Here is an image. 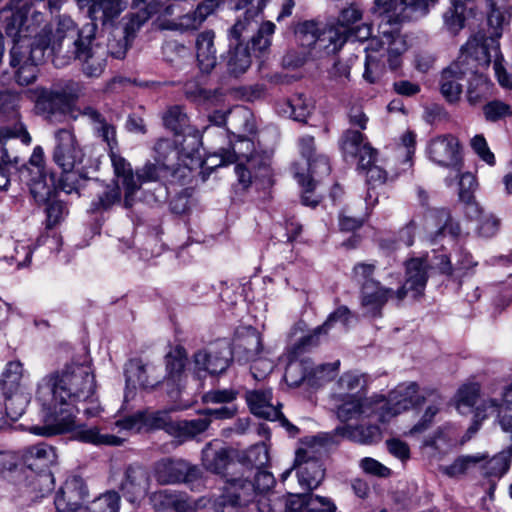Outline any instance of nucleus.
<instances>
[{
	"instance_id": "a19ab883",
	"label": "nucleus",
	"mask_w": 512,
	"mask_h": 512,
	"mask_svg": "<svg viewBox=\"0 0 512 512\" xmlns=\"http://www.w3.org/2000/svg\"><path fill=\"white\" fill-rule=\"evenodd\" d=\"M121 203V189L118 184L106 185L91 201L89 212L103 213Z\"/></svg>"
},
{
	"instance_id": "49530a36",
	"label": "nucleus",
	"mask_w": 512,
	"mask_h": 512,
	"mask_svg": "<svg viewBox=\"0 0 512 512\" xmlns=\"http://www.w3.org/2000/svg\"><path fill=\"white\" fill-rule=\"evenodd\" d=\"M239 485L242 487L244 484H250L252 486L251 491V501H253L256 497H261V495H266L271 493V489L275 485V478L272 473L268 471H263L258 469L257 473L254 476V481H250L246 478H236Z\"/></svg>"
},
{
	"instance_id": "f8f14e48",
	"label": "nucleus",
	"mask_w": 512,
	"mask_h": 512,
	"mask_svg": "<svg viewBox=\"0 0 512 512\" xmlns=\"http://www.w3.org/2000/svg\"><path fill=\"white\" fill-rule=\"evenodd\" d=\"M54 142L52 159L59 168L72 169L83 162L84 153L73 127L55 130Z\"/></svg>"
},
{
	"instance_id": "58836bf2",
	"label": "nucleus",
	"mask_w": 512,
	"mask_h": 512,
	"mask_svg": "<svg viewBox=\"0 0 512 512\" xmlns=\"http://www.w3.org/2000/svg\"><path fill=\"white\" fill-rule=\"evenodd\" d=\"M380 33L386 39L389 67L391 70H397L402 64V54L406 50L405 41L396 28L383 29Z\"/></svg>"
},
{
	"instance_id": "20e7f679",
	"label": "nucleus",
	"mask_w": 512,
	"mask_h": 512,
	"mask_svg": "<svg viewBox=\"0 0 512 512\" xmlns=\"http://www.w3.org/2000/svg\"><path fill=\"white\" fill-rule=\"evenodd\" d=\"M512 17V6L507 0H490V12L487 15L488 33L478 32L461 48L458 58L449 66L461 72L462 77L473 75L482 86L486 78L482 72L493 60V55L499 54L498 39L503 29Z\"/></svg>"
},
{
	"instance_id": "6ab92c4d",
	"label": "nucleus",
	"mask_w": 512,
	"mask_h": 512,
	"mask_svg": "<svg viewBox=\"0 0 512 512\" xmlns=\"http://www.w3.org/2000/svg\"><path fill=\"white\" fill-rule=\"evenodd\" d=\"M163 5L158 0L148 2L144 8H141L137 13L130 15L129 21L125 25V36L123 39L110 41L106 49L112 57L122 59L127 52V37L137 30L154 14L162 11Z\"/></svg>"
},
{
	"instance_id": "603ef678",
	"label": "nucleus",
	"mask_w": 512,
	"mask_h": 512,
	"mask_svg": "<svg viewBox=\"0 0 512 512\" xmlns=\"http://www.w3.org/2000/svg\"><path fill=\"white\" fill-rule=\"evenodd\" d=\"M77 438L94 445L121 446L124 439L112 434H101L96 427L83 428L77 432Z\"/></svg>"
},
{
	"instance_id": "f03ea898",
	"label": "nucleus",
	"mask_w": 512,
	"mask_h": 512,
	"mask_svg": "<svg viewBox=\"0 0 512 512\" xmlns=\"http://www.w3.org/2000/svg\"><path fill=\"white\" fill-rule=\"evenodd\" d=\"M97 22L85 24L78 29L68 16H61L52 34V62L63 67L71 60L81 63L85 76L97 78L103 73L108 50L96 38Z\"/></svg>"
},
{
	"instance_id": "f704fd0d",
	"label": "nucleus",
	"mask_w": 512,
	"mask_h": 512,
	"mask_svg": "<svg viewBox=\"0 0 512 512\" xmlns=\"http://www.w3.org/2000/svg\"><path fill=\"white\" fill-rule=\"evenodd\" d=\"M231 462L229 450L218 440L207 443L202 450V465L215 474H223Z\"/></svg>"
},
{
	"instance_id": "412c9836",
	"label": "nucleus",
	"mask_w": 512,
	"mask_h": 512,
	"mask_svg": "<svg viewBox=\"0 0 512 512\" xmlns=\"http://www.w3.org/2000/svg\"><path fill=\"white\" fill-rule=\"evenodd\" d=\"M234 9H245L243 19L237 22L229 29V37L236 43L243 44L246 34L253 32L257 28L256 18L263 11L267 0H234Z\"/></svg>"
},
{
	"instance_id": "0e129e2a",
	"label": "nucleus",
	"mask_w": 512,
	"mask_h": 512,
	"mask_svg": "<svg viewBox=\"0 0 512 512\" xmlns=\"http://www.w3.org/2000/svg\"><path fill=\"white\" fill-rule=\"evenodd\" d=\"M168 170V168L156 161L155 163L148 162L141 169L136 171L138 183L141 185L144 182L158 181L162 174Z\"/></svg>"
},
{
	"instance_id": "e2e57ef3",
	"label": "nucleus",
	"mask_w": 512,
	"mask_h": 512,
	"mask_svg": "<svg viewBox=\"0 0 512 512\" xmlns=\"http://www.w3.org/2000/svg\"><path fill=\"white\" fill-rule=\"evenodd\" d=\"M45 204L46 227L51 229L63 219L67 207L64 202L52 198Z\"/></svg>"
},
{
	"instance_id": "9d476101",
	"label": "nucleus",
	"mask_w": 512,
	"mask_h": 512,
	"mask_svg": "<svg viewBox=\"0 0 512 512\" xmlns=\"http://www.w3.org/2000/svg\"><path fill=\"white\" fill-rule=\"evenodd\" d=\"M163 125L176 136H183L179 142L181 151L187 157L198 152L201 136L197 129L190 125V120L183 106L173 105L167 108L162 116Z\"/></svg>"
},
{
	"instance_id": "69168bd1",
	"label": "nucleus",
	"mask_w": 512,
	"mask_h": 512,
	"mask_svg": "<svg viewBox=\"0 0 512 512\" xmlns=\"http://www.w3.org/2000/svg\"><path fill=\"white\" fill-rule=\"evenodd\" d=\"M93 506L99 512H118L120 496L116 491H107L93 501Z\"/></svg>"
},
{
	"instance_id": "b1692460",
	"label": "nucleus",
	"mask_w": 512,
	"mask_h": 512,
	"mask_svg": "<svg viewBox=\"0 0 512 512\" xmlns=\"http://www.w3.org/2000/svg\"><path fill=\"white\" fill-rule=\"evenodd\" d=\"M111 165L115 177L121 181L124 189V202L123 205L129 209L134 204V196L140 189L136 173H134L131 164L116 150L108 152Z\"/></svg>"
},
{
	"instance_id": "ea45409f",
	"label": "nucleus",
	"mask_w": 512,
	"mask_h": 512,
	"mask_svg": "<svg viewBox=\"0 0 512 512\" xmlns=\"http://www.w3.org/2000/svg\"><path fill=\"white\" fill-rule=\"evenodd\" d=\"M156 370L155 366L143 364L141 360H132L125 372L126 381L138 383L144 389L154 388L160 384V379L159 377H155L152 380L149 379L148 372H156Z\"/></svg>"
},
{
	"instance_id": "774afa93",
	"label": "nucleus",
	"mask_w": 512,
	"mask_h": 512,
	"mask_svg": "<svg viewBox=\"0 0 512 512\" xmlns=\"http://www.w3.org/2000/svg\"><path fill=\"white\" fill-rule=\"evenodd\" d=\"M337 506L332 498L308 493L307 512H336Z\"/></svg>"
},
{
	"instance_id": "de8ad7c7",
	"label": "nucleus",
	"mask_w": 512,
	"mask_h": 512,
	"mask_svg": "<svg viewBox=\"0 0 512 512\" xmlns=\"http://www.w3.org/2000/svg\"><path fill=\"white\" fill-rule=\"evenodd\" d=\"M467 10L468 8L463 0H452L451 6L443 15L445 27L452 34H457L464 28Z\"/></svg>"
},
{
	"instance_id": "f257e3e1",
	"label": "nucleus",
	"mask_w": 512,
	"mask_h": 512,
	"mask_svg": "<svg viewBox=\"0 0 512 512\" xmlns=\"http://www.w3.org/2000/svg\"><path fill=\"white\" fill-rule=\"evenodd\" d=\"M95 392V376L87 365L71 363L61 371L46 375L38 385L37 398L55 415L54 423L32 426L30 431L39 436H53L72 430L73 406L77 402H93Z\"/></svg>"
},
{
	"instance_id": "c85d7f7f",
	"label": "nucleus",
	"mask_w": 512,
	"mask_h": 512,
	"mask_svg": "<svg viewBox=\"0 0 512 512\" xmlns=\"http://www.w3.org/2000/svg\"><path fill=\"white\" fill-rule=\"evenodd\" d=\"M80 114L88 119L94 136L107 145L108 152L117 150L116 126L112 121L108 120L103 113L93 106H85Z\"/></svg>"
},
{
	"instance_id": "bf43d9fd",
	"label": "nucleus",
	"mask_w": 512,
	"mask_h": 512,
	"mask_svg": "<svg viewBox=\"0 0 512 512\" xmlns=\"http://www.w3.org/2000/svg\"><path fill=\"white\" fill-rule=\"evenodd\" d=\"M256 506L259 512H286L285 496L276 492L261 495L257 498Z\"/></svg>"
},
{
	"instance_id": "c03bdc74",
	"label": "nucleus",
	"mask_w": 512,
	"mask_h": 512,
	"mask_svg": "<svg viewBox=\"0 0 512 512\" xmlns=\"http://www.w3.org/2000/svg\"><path fill=\"white\" fill-rule=\"evenodd\" d=\"M232 151H226L222 155L221 165L230 164L240 160H249L254 151L253 141L246 135H238L237 140L232 143Z\"/></svg>"
},
{
	"instance_id": "4d7b16f0",
	"label": "nucleus",
	"mask_w": 512,
	"mask_h": 512,
	"mask_svg": "<svg viewBox=\"0 0 512 512\" xmlns=\"http://www.w3.org/2000/svg\"><path fill=\"white\" fill-rule=\"evenodd\" d=\"M366 174V182L368 185V192L366 196V202L368 204H375L378 201L377 195H373L372 191L383 184H385L387 180V172L382 169L380 166L372 165L369 168L365 169Z\"/></svg>"
},
{
	"instance_id": "0eeeda50",
	"label": "nucleus",
	"mask_w": 512,
	"mask_h": 512,
	"mask_svg": "<svg viewBox=\"0 0 512 512\" xmlns=\"http://www.w3.org/2000/svg\"><path fill=\"white\" fill-rule=\"evenodd\" d=\"M274 30L275 24L271 21H266L257 29V33L251 36L246 46L236 43L232 47L231 43L225 57L227 72L234 77L244 74L251 65L249 48L258 52L268 49L271 44L270 37Z\"/></svg>"
},
{
	"instance_id": "4468645a",
	"label": "nucleus",
	"mask_w": 512,
	"mask_h": 512,
	"mask_svg": "<svg viewBox=\"0 0 512 512\" xmlns=\"http://www.w3.org/2000/svg\"><path fill=\"white\" fill-rule=\"evenodd\" d=\"M20 96L10 90L0 91V114L8 117L13 123L0 127V142H4L11 138H20L25 145L30 144L31 137L25 126L19 120V112L17 110Z\"/></svg>"
},
{
	"instance_id": "7ed1b4c3",
	"label": "nucleus",
	"mask_w": 512,
	"mask_h": 512,
	"mask_svg": "<svg viewBox=\"0 0 512 512\" xmlns=\"http://www.w3.org/2000/svg\"><path fill=\"white\" fill-rule=\"evenodd\" d=\"M43 15L34 12L29 18L24 9L15 11L6 23V34L13 39L10 51L11 66L17 67L15 78L18 84L27 86L37 77V63L42 60L49 50L52 56V34L46 27L37 32L43 22Z\"/></svg>"
},
{
	"instance_id": "e433bc0d",
	"label": "nucleus",
	"mask_w": 512,
	"mask_h": 512,
	"mask_svg": "<svg viewBox=\"0 0 512 512\" xmlns=\"http://www.w3.org/2000/svg\"><path fill=\"white\" fill-rule=\"evenodd\" d=\"M21 181L25 182L30 189V193L39 204L48 202L54 193V186L48 183L47 176L40 170H34L31 176L20 175Z\"/></svg>"
},
{
	"instance_id": "c9c22d12",
	"label": "nucleus",
	"mask_w": 512,
	"mask_h": 512,
	"mask_svg": "<svg viewBox=\"0 0 512 512\" xmlns=\"http://www.w3.org/2000/svg\"><path fill=\"white\" fill-rule=\"evenodd\" d=\"M376 403L377 402L373 403L368 398L351 396L338 406L337 417L342 422L357 419L361 416L369 417L376 411L378 413L380 412V410L377 409Z\"/></svg>"
},
{
	"instance_id": "a18cd8bd",
	"label": "nucleus",
	"mask_w": 512,
	"mask_h": 512,
	"mask_svg": "<svg viewBox=\"0 0 512 512\" xmlns=\"http://www.w3.org/2000/svg\"><path fill=\"white\" fill-rule=\"evenodd\" d=\"M183 92L188 100L197 104H212L223 95L220 89H206L195 81H187Z\"/></svg>"
},
{
	"instance_id": "3c124183",
	"label": "nucleus",
	"mask_w": 512,
	"mask_h": 512,
	"mask_svg": "<svg viewBox=\"0 0 512 512\" xmlns=\"http://www.w3.org/2000/svg\"><path fill=\"white\" fill-rule=\"evenodd\" d=\"M176 145H179V142L166 138L159 139L154 147L155 161L170 170L173 162L178 159L179 155ZM180 152L183 153L181 150Z\"/></svg>"
},
{
	"instance_id": "79ce46f5",
	"label": "nucleus",
	"mask_w": 512,
	"mask_h": 512,
	"mask_svg": "<svg viewBox=\"0 0 512 512\" xmlns=\"http://www.w3.org/2000/svg\"><path fill=\"white\" fill-rule=\"evenodd\" d=\"M198 415L199 417L195 419L177 421L174 436L193 439L205 433L210 427L209 418L203 414L202 410L198 411Z\"/></svg>"
},
{
	"instance_id": "9b49d317",
	"label": "nucleus",
	"mask_w": 512,
	"mask_h": 512,
	"mask_svg": "<svg viewBox=\"0 0 512 512\" xmlns=\"http://www.w3.org/2000/svg\"><path fill=\"white\" fill-rule=\"evenodd\" d=\"M289 362L285 369L284 378L289 386L298 387L303 382L307 381L308 384L314 385L315 379H330L331 373L337 371L340 362L321 364L314 366L309 358L294 357L288 351Z\"/></svg>"
},
{
	"instance_id": "6e6552de",
	"label": "nucleus",
	"mask_w": 512,
	"mask_h": 512,
	"mask_svg": "<svg viewBox=\"0 0 512 512\" xmlns=\"http://www.w3.org/2000/svg\"><path fill=\"white\" fill-rule=\"evenodd\" d=\"M331 446H323L315 442V436L306 448L298 449L295 457V468L300 486L312 491L320 486L325 478V468L320 455L326 453Z\"/></svg>"
},
{
	"instance_id": "39448f33",
	"label": "nucleus",
	"mask_w": 512,
	"mask_h": 512,
	"mask_svg": "<svg viewBox=\"0 0 512 512\" xmlns=\"http://www.w3.org/2000/svg\"><path fill=\"white\" fill-rule=\"evenodd\" d=\"M437 396V390L431 387L421 388L417 382H404L397 385L389 392L386 401L376 403L379 412V420L387 422L391 417L416 409L422 406L425 401Z\"/></svg>"
},
{
	"instance_id": "a878e982",
	"label": "nucleus",
	"mask_w": 512,
	"mask_h": 512,
	"mask_svg": "<svg viewBox=\"0 0 512 512\" xmlns=\"http://www.w3.org/2000/svg\"><path fill=\"white\" fill-rule=\"evenodd\" d=\"M37 113L51 123L62 122L69 110L65 97L53 88L41 89L35 102Z\"/></svg>"
},
{
	"instance_id": "2eb2a0df",
	"label": "nucleus",
	"mask_w": 512,
	"mask_h": 512,
	"mask_svg": "<svg viewBox=\"0 0 512 512\" xmlns=\"http://www.w3.org/2000/svg\"><path fill=\"white\" fill-rule=\"evenodd\" d=\"M153 470L156 480L163 485L193 482L199 477V469L183 459H160Z\"/></svg>"
},
{
	"instance_id": "5701e85b",
	"label": "nucleus",
	"mask_w": 512,
	"mask_h": 512,
	"mask_svg": "<svg viewBox=\"0 0 512 512\" xmlns=\"http://www.w3.org/2000/svg\"><path fill=\"white\" fill-rule=\"evenodd\" d=\"M149 487L150 474L144 466L134 463L126 467L120 490L129 502L134 503L144 498Z\"/></svg>"
},
{
	"instance_id": "09e8293b",
	"label": "nucleus",
	"mask_w": 512,
	"mask_h": 512,
	"mask_svg": "<svg viewBox=\"0 0 512 512\" xmlns=\"http://www.w3.org/2000/svg\"><path fill=\"white\" fill-rule=\"evenodd\" d=\"M366 144H370L366 136L361 131L353 129L345 130L339 140L343 154L352 158H356Z\"/></svg>"
},
{
	"instance_id": "6e6d98bb",
	"label": "nucleus",
	"mask_w": 512,
	"mask_h": 512,
	"mask_svg": "<svg viewBox=\"0 0 512 512\" xmlns=\"http://www.w3.org/2000/svg\"><path fill=\"white\" fill-rule=\"evenodd\" d=\"M375 270L376 265L374 263H356L351 272V279L360 289H363L366 285L372 286L379 282L374 278Z\"/></svg>"
},
{
	"instance_id": "f3484780",
	"label": "nucleus",
	"mask_w": 512,
	"mask_h": 512,
	"mask_svg": "<svg viewBox=\"0 0 512 512\" xmlns=\"http://www.w3.org/2000/svg\"><path fill=\"white\" fill-rule=\"evenodd\" d=\"M232 362L231 347L222 343L194 354V370L201 377V373L210 375L224 373Z\"/></svg>"
},
{
	"instance_id": "7c9ffc66",
	"label": "nucleus",
	"mask_w": 512,
	"mask_h": 512,
	"mask_svg": "<svg viewBox=\"0 0 512 512\" xmlns=\"http://www.w3.org/2000/svg\"><path fill=\"white\" fill-rule=\"evenodd\" d=\"M393 295L395 292L391 288L384 287L378 282L360 289V303L366 315L376 318L382 315L383 307Z\"/></svg>"
},
{
	"instance_id": "bb28decb",
	"label": "nucleus",
	"mask_w": 512,
	"mask_h": 512,
	"mask_svg": "<svg viewBox=\"0 0 512 512\" xmlns=\"http://www.w3.org/2000/svg\"><path fill=\"white\" fill-rule=\"evenodd\" d=\"M362 19V11L355 5L344 8L338 17L337 23L328 29L325 39L332 45V52H337L347 42L349 30Z\"/></svg>"
},
{
	"instance_id": "37998d69",
	"label": "nucleus",
	"mask_w": 512,
	"mask_h": 512,
	"mask_svg": "<svg viewBox=\"0 0 512 512\" xmlns=\"http://www.w3.org/2000/svg\"><path fill=\"white\" fill-rule=\"evenodd\" d=\"M61 174L58 180L55 182L52 177L49 178L54 189L61 190L66 194L75 192L79 195V191L82 184L86 181V178L75 168L66 169L60 168Z\"/></svg>"
},
{
	"instance_id": "cd10ccee",
	"label": "nucleus",
	"mask_w": 512,
	"mask_h": 512,
	"mask_svg": "<svg viewBox=\"0 0 512 512\" xmlns=\"http://www.w3.org/2000/svg\"><path fill=\"white\" fill-rule=\"evenodd\" d=\"M187 352L182 346H176L165 356L166 375L163 383L168 386L171 398H177L180 392V381L187 364Z\"/></svg>"
},
{
	"instance_id": "864d4df0",
	"label": "nucleus",
	"mask_w": 512,
	"mask_h": 512,
	"mask_svg": "<svg viewBox=\"0 0 512 512\" xmlns=\"http://www.w3.org/2000/svg\"><path fill=\"white\" fill-rule=\"evenodd\" d=\"M327 332L322 325L316 327L310 334L303 336L289 348L290 355L302 357L317 347L320 343V336L327 334Z\"/></svg>"
},
{
	"instance_id": "052dcab7",
	"label": "nucleus",
	"mask_w": 512,
	"mask_h": 512,
	"mask_svg": "<svg viewBox=\"0 0 512 512\" xmlns=\"http://www.w3.org/2000/svg\"><path fill=\"white\" fill-rule=\"evenodd\" d=\"M483 113L488 122H497L512 116V108L500 100H493L483 106Z\"/></svg>"
},
{
	"instance_id": "423d86ee",
	"label": "nucleus",
	"mask_w": 512,
	"mask_h": 512,
	"mask_svg": "<svg viewBox=\"0 0 512 512\" xmlns=\"http://www.w3.org/2000/svg\"><path fill=\"white\" fill-rule=\"evenodd\" d=\"M438 0H375L372 13L380 19L379 30L387 26L400 25L411 20L416 14L426 15L430 5Z\"/></svg>"
},
{
	"instance_id": "5fc2aeb1",
	"label": "nucleus",
	"mask_w": 512,
	"mask_h": 512,
	"mask_svg": "<svg viewBox=\"0 0 512 512\" xmlns=\"http://www.w3.org/2000/svg\"><path fill=\"white\" fill-rule=\"evenodd\" d=\"M23 366L19 361H11L7 364L0 381L5 393H13L20 385Z\"/></svg>"
},
{
	"instance_id": "4be33fe9",
	"label": "nucleus",
	"mask_w": 512,
	"mask_h": 512,
	"mask_svg": "<svg viewBox=\"0 0 512 512\" xmlns=\"http://www.w3.org/2000/svg\"><path fill=\"white\" fill-rule=\"evenodd\" d=\"M427 154L439 166L456 167L460 160L458 139L451 134L437 136L430 140Z\"/></svg>"
},
{
	"instance_id": "4c0bfd02",
	"label": "nucleus",
	"mask_w": 512,
	"mask_h": 512,
	"mask_svg": "<svg viewBox=\"0 0 512 512\" xmlns=\"http://www.w3.org/2000/svg\"><path fill=\"white\" fill-rule=\"evenodd\" d=\"M465 77L461 76V72L453 70L450 66L441 72L439 85L442 96L449 103L459 101L462 94V84L460 83Z\"/></svg>"
},
{
	"instance_id": "72a5a7b5",
	"label": "nucleus",
	"mask_w": 512,
	"mask_h": 512,
	"mask_svg": "<svg viewBox=\"0 0 512 512\" xmlns=\"http://www.w3.org/2000/svg\"><path fill=\"white\" fill-rule=\"evenodd\" d=\"M262 348L261 335L255 329L249 328L234 339L231 347L232 357H237L239 361L249 362L259 356Z\"/></svg>"
},
{
	"instance_id": "473e14b6",
	"label": "nucleus",
	"mask_w": 512,
	"mask_h": 512,
	"mask_svg": "<svg viewBox=\"0 0 512 512\" xmlns=\"http://www.w3.org/2000/svg\"><path fill=\"white\" fill-rule=\"evenodd\" d=\"M24 464L32 471H46L57 461V454L51 445L44 442L27 447L22 455Z\"/></svg>"
},
{
	"instance_id": "13d9d810",
	"label": "nucleus",
	"mask_w": 512,
	"mask_h": 512,
	"mask_svg": "<svg viewBox=\"0 0 512 512\" xmlns=\"http://www.w3.org/2000/svg\"><path fill=\"white\" fill-rule=\"evenodd\" d=\"M484 458L481 455L459 456L451 465L446 466L443 471L450 477H457L465 474L471 467L482 462Z\"/></svg>"
},
{
	"instance_id": "aec40b11",
	"label": "nucleus",
	"mask_w": 512,
	"mask_h": 512,
	"mask_svg": "<svg viewBox=\"0 0 512 512\" xmlns=\"http://www.w3.org/2000/svg\"><path fill=\"white\" fill-rule=\"evenodd\" d=\"M88 489L80 476L69 477L57 492L54 504L58 512H77L88 498Z\"/></svg>"
},
{
	"instance_id": "8fccbe9b",
	"label": "nucleus",
	"mask_w": 512,
	"mask_h": 512,
	"mask_svg": "<svg viewBox=\"0 0 512 512\" xmlns=\"http://www.w3.org/2000/svg\"><path fill=\"white\" fill-rule=\"evenodd\" d=\"M144 427L149 430H165L174 436L176 422L172 421L168 410L149 411L144 410Z\"/></svg>"
},
{
	"instance_id": "a211bd4d",
	"label": "nucleus",
	"mask_w": 512,
	"mask_h": 512,
	"mask_svg": "<svg viewBox=\"0 0 512 512\" xmlns=\"http://www.w3.org/2000/svg\"><path fill=\"white\" fill-rule=\"evenodd\" d=\"M425 229L432 243H437L449 235L456 240L461 234V227L454 221L446 208L429 209L425 214Z\"/></svg>"
},
{
	"instance_id": "393cba45",
	"label": "nucleus",
	"mask_w": 512,
	"mask_h": 512,
	"mask_svg": "<svg viewBox=\"0 0 512 512\" xmlns=\"http://www.w3.org/2000/svg\"><path fill=\"white\" fill-rule=\"evenodd\" d=\"M493 413H497L503 431L510 433L512 437V384L504 391L502 403L496 399L483 401L476 407L475 417L482 421Z\"/></svg>"
},
{
	"instance_id": "c756f323",
	"label": "nucleus",
	"mask_w": 512,
	"mask_h": 512,
	"mask_svg": "<svg viewBox=\"0 0 512 512\" xmlns=\"http://www.w3.org/2000/svg\"><path fill=\"white\" fill-rule=\"evenodd\" d=\"M245 400L250 412L258 417L269 421H275L280 415L282 405L273 403L271 389H254L245 394Z\"/></svg>"
},
{
	"instance_id": "ddd939ff",
	"label": "nucleus",
	"mask_w": 512,
	"mask_h": 512,
	"mask_svg": "<svg viewBox=\"0 0 512 512\" xmlns=\"http://www.w3.org/2000/svg\"><path fill=\"white\" fill-rule=\"evenodd\" d=\"M341 438H347L351 441L371 445L381 441L382 432L377 425H344L335 428L330 433H320L315 436V442L323 446L337 445Z\"/></svg>"
},
{
	"instance_id": "1a4fd4ad",
	"label": "nucleus",
	"mask_w": 512,
	"mask_h": 512,
	"mask_svg": "<svg viewBox=\"0 0 512 512\" xmlns=\"http://www.w3.org/2000/svg\"><path fill=\"white\" fill-rule=\"evenodd\" d=\"M236 478H227L223 493L216 498L202 497L196 501L197 512H239L240 508L251 502L252 486L239 487Z\"/></svg>"
},
{
	"instance_id": "dca6fc26",
	"label": "nucleus",
	"mask_w": 512,
	"mask_h": 512,
	"mask_svg": "<svg viewBox=\"0 0 512 512\" xmlns=\"http://www.w3.org/2000/svg\"><path fill=\"white\" fill-rule=\"evenodd\" d=\"M428 268L429 264L425 258H412L405 262V281L395 292L399 301L403 300L409 293L414 299H419L424 295L429 278Z\"/></svg>"
},
{
	"instance_id": "338daca9",
	"label": "nucleus",
	"mask_w": 512,
	"mask_h": 512,
	"mask_svg": "<svg viewBox=\"0 0 512 512\" xmlns=\"http://www.w3.org/2000/svg\"><path fill=\"white\" fill-rule=\"evenodd\" d=\"M509 469V462L504 455H497L486 461L482 466V474L484 476L501 477Z\"/></svg>"
},
{
	"instance_id": "2f4dec72",
	"label": "nucleus",
	"mask_w": 512,
	"mask_h": 512,
	"mask_svg": "<svg viewBox=\"0 0 512 512\" xmlns=\"http://www.w3.org/2000/svg\"><path fill=\"white\" fill-rule=\"evenodd\" d=\"M215 32L206 30L196 37V60L202 73L210 74L217 65V50L215 47Z\"/></svg>"
},
{
	"instance_id": "680f3d73",
	"label": "nucleus",
	"mask_w": 512,
	"mask_h": 512,
	"mask_svg": "<svg viewBox=\"0 0 512 512\" xmlns=\"http://www.w3.org/2000/svg\"><path fill=\"white\" fill-rule=\"evenodd\" d=\"M246 462L256 469H261L269 461L268 448L264 443L251 446L245 452Z\"/></svg>"
}]
</instances>
